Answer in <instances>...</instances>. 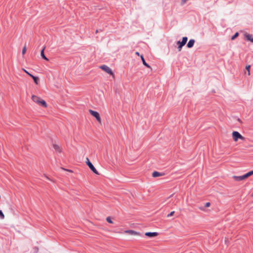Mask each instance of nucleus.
<instances>
[{"label":"nucleus","mask_w":253,"mask_h":253,"mask_svg":"<svg viewBox=\"0 0 253 253\" xmlns=\"http://www.w3.org/2000/svg\"><path fill=\"white\" fill-rule=\"evenodd\" d=\"M141 60L142 61L143 64L144 66H145L147 68H151L150 66L146 62V61H145V60L144 59V57H143V56L142 55H141Z\"/></svg>","instance_id":"15"},{"label":"nucleus","mask_w":253,"mask_h":253,"mask_svg":"<svg viewBox=\"0 0 253 253\" xmlns=\"http://www.w3.org/2000/svg\"><path fill=\"white\" fill-rule=\"evenodd\" d=\"M26 51V46H25L22 49V54L23 55L25 54Z\"/></svg>","instance_id":"21"},{"label":"nucleus","mask_w":253,"mask_h":253,"mask_svg":"<svg viewBox=\"0 0 253 253\" xmlns=\"http://www.w3.org/2000/svg\"><path fill=\"white\" fill-rule=\"evenodd\" d=\"M164 174L163 173H161V172H159L158 171H155L153 172L152 176L154 177H159L160 176H163V175H164Z\"/></svg>","instance_id":"12"},{"label":"nucleus","mask_w":253,"mask_h":253,"mask_svg":"<svg viewBox=\"0 0 253 253\" xmlns=\"http://www.w3.org/2000/svg\"><path fill=\"white\" fill-rule=\"evenodd\" d=\"M96 33L98 32V30H96Z\"/></svg>","instance_id":"27"},{"label":"nucleus","mask_w":253,"mask_h":253,"mask_svg":"<svg viewBox=\"0 0 253 253\" xmlns=\"http://www.w3.org/2000/svg\"><path fill=\"white\" fill-rule=\"evenodd\" d=\"M244 37L246 40L250 41L253 43V36L251 34L245 33L244 34Z\"/></svg>","instance_id":"9"},{"label":"nucleus","mask_w":253,"mask_h":253,"mask_svg":"<svg viewBox=\"0 0 253 253\" xmlns=\"http://www.w3.org/2000/svg\"><path fill=\"white\" fill-rule=\"evenodd\" d=\"M158 233L156 232H147L145 233V236H146L149 238H153L158 235Z\"/></svg>","instance_id":"8"},{"label":"nucleus","mask_w":253,"mask_h":253,"mask_svg":"<svg viewBox=\"0 0 253 253\" xmlns=\"http://www.w3.org/2000/svg\"><path fill=\"white\" fill-rule=\"evenodd\" d=\"M100 68L101 69H102L103 71H104L105 72H106L107 73L110 74V75H113V73L111 70V69L108 66L105 65H102L101 67H100Z\"/></svg>","instance_id":"7"},{"label":"nucleus","mask_w":253,"mask_h":253,"mask_svg":"<svg viewBox=\"0 0 253 253\" xmlns=\"http://www.w3.org/2000/svg\"><path fill=\"white\" fill-rule=\"evenodd\" d=\"M89 112L92 116L96 118L97 121L99 122H101V118L99 114L97 112L92 110H89Z\"/></svg>","instance_id":"5"},{"label":"nucleus","mask_w":253,"mask_h":253,"mask_svg":"<svg viewBox=\"0 0 253 253\" xmlns=\"http://www.w3.org/2000/svg\"><path fill=\"white\" fill-rule=\"evenodd\" d=\"M232 137L235 141H237L239 139L242 140L245 139V138L237 131H234L232 132Z\"/></svg>","instance_id":"3"},{"label":"nucleus","mask_w":253,"mask_h":253,"mask_svg":"<svg viewBox=\"0 0 253 253\" xmlns=\"http://www.w3.org/2000/svg\"><path fill=\"white\" fill-rule=\"evenodd\" d=\"M188 40V38L186 37L182 38V41H177V44L178 45L177 49L179 51H181L182 47L186 43Z\"/></svg>","instance_id":"2"},{"label":"nucleus","mask_w":253,"mask_h":253,"mask_svg":"<svg viewBox=\"0 0 253 253\" xmlns=\"http://www.w3.org/2000/svg\"><path fill=\"white\" fill-rule=\"evenodd\" d=\"M106 220L108 222L110 223H113V221L112 220H111V218L110 217H107V218H106Z\"/></svg>","instance_id":"20"},{"label":"nucleus","mask_w":253,"mask_h":253,"mask_svg":"<svg viewBox=\"0 0 253 253\" xmlns=\"http://www.w3.org/2000/svg\"><path fill=\"white\" fill-rule=\"evenodd\" d=\"M136 54L139 55V53L138 52H136Z\"/></svg>","instance_id":"26"},{"label":"nucleus","mask_w":253,"mask_h":253,"mask_svg":"<svg viewBox=\"0 0 253 253\" xmlns=\"http://www.w3.org/2000/svg\"><path fill=\"white\" fill-rule=\"evenodd\" d=\"M174 213V211H171L169 214H168L167 217H170V216L173 215Z\"/></svg>","instance_id":"22"},{"label":"nucleus","mask_w":253,"mask_h":253,"mask_svg":"<svg viewBox=\"0 0 253 253\" xmlns=\"http://www.w3.org/2000/svg\"><path fill=\"white\" fill-rule=\"evenodd\" d=\"M239 36V33L236 32L235 34L231 37V40H235L236 38H237Z\"/></svg>","instance_id":"18"},{"label":"nucleus","mask_w":253,"mask_h":253,"mask_svg":"<svg viewBox=\"0 0 253 253\" xmlns=\"http://www.w3.org/2000/svg\"><path fill=\"white\" fill-rule=\"evenodd\" d=\"M86 164L88 166L89 169L96 174L99 175L98 171L96 170L95 168L94 167L93 164L89 161V159L86 158Z\"/></svg>","instance_id":"4"},{"label":"nucleus","mask_w":253,"mask_h":253,"mask_svg":"<svg viewBox=\"0 0 253 253\" xmlns=\"http://www.w3.org/2000/svg\"><path fill=\"white\" fill-rule=\"evenodd\" d=\"M251 67V66L250 65H248V66H246V69L248 70V72H249V75L250 74V68Z\"/></svg>","instance_id":"23"},{"label":"nucleus","mask_w":253,"mask_h":253,"mask_svg":"<svg viewBox=\"0 0 253 253\" xmlns=\"http://www.w3.org/2000/svg\"><path fill=\"white\" fill-rule=\"evenodd\" d=\"M29 76L33 79L34 83L38 84L39 82V79L38 77L34 76L32 74H29Z\"/></svg>","instance_id":"13"},{"label":"nucleus","mask_w":253,"mask_h":253,"mask_svg":"<svg viewBox=\"0 0 253 253\" xmlns=\"http://www.w3.org/2000/svg\"><path fill=\"white\" fill-rule=\"evenodd\" d=\"M253 175V170H251L246 174L241 176H233V179L236 181H240L244 180L245 179L249 177V176Z\"/></svg>","instance_id":"1"},{"label":"nucleus","mask_w":253,"mask_h":253,"mask_svg":"<svg viewBox=\"0 0 253 253\" xmlns=\"http://www.w3.org/2000/svg\"><path fill=\"white\" fill-rule=\"evenodd\" d=\"M24 71L28 75H29V74H30L27 71H26V70L24 69Z\"/></svg>","instance_id":"25"},{"label":"nucleus","mask_w":253,"mask_h":253,"mask_svg":"<svg viewBox=\"0 0 253 253\" xmlns=\"http://www.w3.org/2000/svg\"><path fill=\"white\" fill-rule=\"evenodd\" d=\"M32 99L34 102L37 103V104H40L41 100L42 99L36 95H33L32 97Z\"/></svg>","instance_id":"10"},{"label":"nucleus","mask_w":253,"mask_h":253,"mask_svg":"<svg viewBox=\"0 0 253 253\" xmlns=\"http://www.w3.org/2000/svg\"><path fill=\"white\" fill-rule=\"evenodd\" d=\"M211 205V203L210 202H207L206 203L205 205V207L207 208V207H209Z\"/></svg>","instance_id":"24"},{"label":"nucleus","mask_w":253,"mask_h":253,"mask_svg":"<svg viewBox=\"0 0 253 253\" xmlns=\"http://www.w3.org/2000/svg\"><path fill=\"white\" fill-rule=\"evenodd\" d=\"M45 49V47H44L42 50H41V55L42 56V57L44 59V60H47L48 61V59L45 56V55H44V50Z\"/></svg>","instance_id":"14"},{"label":"nucleus","mask_w":253,"mask_h":253,"mask_svg":"<svg viewBox=\"0 0 253 253\" xmlns=\"http://www.w3.org/2000/svg\"><path fill=\"white\" fill-rule=\"evenodd\" d=\"M53 147L54 149L56 151H57L58 152H59V153H60L61 152V149H60V147L58 145H57V144H53Z\"/></svg>","instance_id":"16"},{"label":"nucleus","mask_w":253,"mask_h":253,"mask_svg":"<svg viewBox=\"0 0 253 253\" xmlns=\"http://www.w3.org/2000/svg\"><path fill=\"white\" fill-rule=\"evenodd\" d=\"M39 104L45 108L47 107V104L46 102L42 99L41 100L40 104Z\"/></svg>","instance_id":"17"},{"label":"nucleus","mask_w":253,"mask_h":253,"mask_svg":"<svg viewBox=\"0 0 253 253\" xmlns=\"http://www.w3.org/2000/svg\"><path fill=\"white\" fill-rule=\"evenodd\" d=\"M0 219L4 218V215L1 210H0Z\"/></svg>","instance_id":"19"},{"label":"nucleus","mask_w":253,"mask_h":253,"mask_svg":"<svg viewBox=\"0 0 253 253\" xmlns=\"http://www.w3.org/2000/svg\"><path fill=\"white\" fill-rule=\"evenodd\" d=\"M125 233H128L130 235H137V236H139L140 237H142L143 236V235L139 232H137V231H135L134 230H125Z\"/></svg>","instance_id":"6"},{"label":"nucleus","mask_w":253,"mask_h":253,"mask_svg":"<svg viewBox=\"0 0 253 253\" xmlns=\"http://www.w3.org/2000/svg\"><path fill=\"white\" fill-rule=\"evenodd\" d=\"M195 41L194 39H190L187 44V47L188 48H192L194 44Z\"/></svg>","instance_id":"11"}]
</instances>
